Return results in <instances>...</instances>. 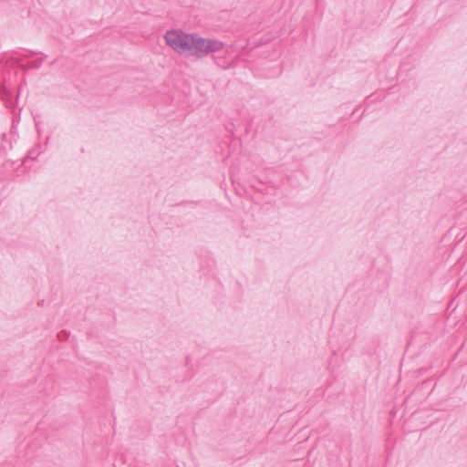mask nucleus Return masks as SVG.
Instances as JSON below:
<instances>
[{"label":"nucleus","mask_w":467,"mask_h":467,"mask_svg":"<svg viewBox=\"0 0 467 467\" xmlns=\"http://www.w3.org/2000/svg\"><path fill=\"white\" fill-rule=\"evenodd\" d=\"M190 54L196 57H203L223 48V43L217 39L204 38L193 34Z\"/></svg>","instance_id":"1"},{"label":"nucleus","mask_w":467,"mask_h":467,"mask_svg":"<svg viewBox=\"0 0 467 467\" xmlns=\"http://www.w3.org/2000/svg\"><path fill=\"white\" fill-rule=\"evenodd\" d=\"M193 34H188L182 30L171 29L165 33L166 44L177 54L190 53Z\"/></svg>","instance_id":"2"},{"label":"nucleus","mask_w":467,"mask_h":467,"mask_svg":"<svg viewBox=\"0 0 467 467\" xmlns=\"http://www.w3.org/2000/svg\"><path fill=\"white\" fill-rule=\"evenodd\" d=\"M19 94L15 98L12 90L5 85L0 84V99L5 102L6 108L15 109L17 105Z\"/></svg>","instance_id":"3"},{"label":"nucleus","mask_w":467,"mask_h":467,"mask_svg":"<svg viewBox=\"0 0 467 467\" xmlns=\"http://www.w3.org/2000/svg\"><path fill=\"white\" fill-rule=\"evenodd\" d=\"M40 148H41V145L36 144L34 148L30 149L27 151L26 158L23 160V164H26V162L28 160L35 161L37 158V156L40 154Z\"/></svg>","instance_id":"4"},{"label":"nucleus","mask_w":467,"mask_h":467,"mask_svg":"<svg viewBox=\"0 0 467 467\" xmlns=\"http://www.w3.org/2000/svg\"><path fill=\"white\" fill-rule=\"evenodd\" d=\"M43 63V58H39L37 60H35V61H31L29 64L27 65H21L20 66V68L26 72L27 71L28 69H37L41 67Z\"/></svg>","instance_id":"5"},{"label":"nucleus","mask_w":467,"mask_h":467,"mask_svg":"<svg viewBox=\"0 0 467 467\" xmlns=\"http://www.w3.org/2000/svg\"><path fill=\"white\" fill-rule=\"evenodd\" d=\"M69 337V333L67 331V330H61L58 334H57V337L59 340L61 341H65Z\"/></svg>","instance_id":"6"},{"label":"nucleus","mask_w":467,"mask_h":467,"mask_svg":"<svg viewBox=\"0 0 467 467\" xmlns=\"http://www.w3.org/2000/svg\"><path fill=\"white\" fill-rule=\"evenodd\" d=\"M196 203H197V202L191 201V202H182L180 205H183V204H196Z\"/></svg>","instance_id":"7"},{"label":"nucleus","mask_w":467,"mask_h":467,"mask_svg":"<svg viewBox=\"0 0 467 467\" xmlns=\"http://www.w3.org/2000/svg\"><path fill=\"white\" fill-rule=\"evenodd\" d=\"M36 54H37L36 52L30 51L29 56H25L24 57H29L35 56V55H36Z\"/></svg>","instance_id":"8"},{"label":"nucleus","mask_w":467,"mask_h":467,"mask_svg":"<svg viewBox=\"0 0 467 467\" xmlns=\"http://www.w3.org/2000/svg\"><path fill=\"white\" fill-rule=\"evenodd\" d=\"M355 113H358V108H356V109L353 110V112H352V114H355Z\"/></svg>","instance_id":"9"}]
</instances>
